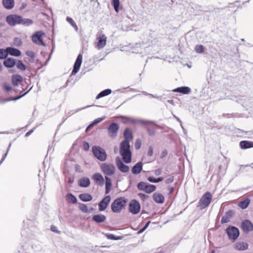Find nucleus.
<instances>
[{"label":"nucleus","mask_w":253,"mask_h":253,"mask_svg":"<svg viewBox=\"0 0 253 253\" xmlns=\"http://www.w3.org/2000/svg\"><path fill=\"white\" fill-rule=\"evenodd\" d=\"M120 153L125 163L129 164L131 162V152L130 149L129 142L126 141H123L121 142Z\"/></svg>","instance_id":"nucleus-1"},{"label":"nucleus","mask_w":253,"mask_h":253,"mask_svg":"<svg viewBox=\"0 0 253 253\" xmlns=\"http://www.w3.org/2000/svg\"><path fill=\"white\" fill-rule=\"evenodd\" d=\"M127 202V199L125 197H119L116 199L111 204V210L114 213H120L126 207Z\"/></svg>","instance_id":"nucleus-2"},{"label":"nucleus","mask_w":253,"mask_h":253,"mask_svg":"<svg viewBox=\"0 0 253 253\" xmlns=\"http://www.w3.org/2000/svg\"><path fill=\"white\" fill-rule=\"evenodd\" d=\"M32 88V86H31L30 88L27 90L26 92L22 93L23 90L22 88H20V85L14 86V88L13 89V91L15 92V94H19L20 95L14 97H11L6 98H4L1 101H0V103L3 104L5 102L9 101L17 100L20 98H22V97H23L24 96H25L26 94H27L31 90Z\"/></svg>","instance_id":"nucleus-3"},{"label":"nucleus","mask_w":253,"mask_h":253,"mask_svg":"<svg viewBox=\"0 0 253 253\" xmlns=\"http://www.w3.org/2000/svg\"><path fill=\"white\" fill-rule=\"evenodd\" d=\"M126 119L127 120V121H130L132 123H135L136 122L139 123L144 126H146L145 129L148 132V135L150 136H154L156 133V128L152 126H146L147 124L153 123V122L148 120H134L132 118H128L125 117Z\"/></svg>","instance_id":"nucleus-4"},{"label":"nucleus","mask_w":253,"mask_h":253,"mask_svg":"<svg viewBox=\"0 0 253 253\" xmlns=\"http://www.w3.org/2000/svg\"><path fill=\"white\" fill-rule=\"evenodd\" d=\"M212 195L210 192H206L201 197L198 203V207L202 210L208 207L211 202Z\"/></svg>","instance_id":"nucleus-5"},{"label":"nucleus","mask_w":253,"mask_h":253,"mask_svg":"<svg viewBox=\"0 0 253 253\" xmlns=\"http://www.w3.org/2000/svg\"><path fill=\"white\" fill-rule=\"evenodd\" d=\"M93 156L98 160L103 162L107 159V154L104 149L99 146H93L92 147Z\"/></svg>","instance_id":"nucleus-6"},{"label":"nucleus","mask_w":253,"mask_h":253,"mask_svg":"<svg viewBox=\"0 0 253 253\" xmlns=\"http://www.w3.org/2000/svg\"><path fill=\"white\" fill-rule=\"evenodd\" d=\"M225 233L227 234L229 240L233 242H235L240 235L238 228L235 226L229 225L225 229Z\"/></svg>","instance_id":"nucleus-7"},{"label":"nucleus","mask_w":253,"mask_h":253,"mask_svg":"<svg viewBox=\"0 0 253 253\" xmlns=\"http://www.w3.org/2000/svg\"><path fill=\"white\" fill-rule=\"evenodd\" d=\"M137 188L139 190L143 191L146 193L150 194L156 190V186L141 181L138 183Z\"/></svg>","instance_id":"nucleus-8"},{"label":"nucleus","mask_w":253,"mask_h":253,"mask_svg":"<svg viewBox=\"0 0 253 253\" xmlns=\"http://www.w3.org/2000/svg\"><path fill=\"white\" fill-rule=\"evenodd\" d=\"M21 16L15 14H10L6 16V21L10 26L20 25Z\"/></svg>","instance_id":"nucleus-9"},{"label":"nucleus","mask_w":253,"mask_h":253,"mask_svg":"<svg viewBox=\"0 0 253 253\" xmlns=\"http://www.w3.org/2000/svg\"><path fill=\"white\" fill-rule=\"evenodd\" d=\"M102 171L107 176H111L115 172V167L113 164L103 163L101 166Z\"/></svg>","instance_id":"nucleus-10"},{"label":"nucleus","mask_w":253,"mask_h":253,"mask_svg":"<svg viewBox=\"0 0 253 253\" xmlns=\"http://www.w3.org/2000/svg\"><path fill=\"white\" fill-rule=\"evenodd\" d=\"M120 126L118 123H112L108 127V132L111 137L115 138L117 136Z\"/></svg>","instance_id":"nucleus-11"},{"label":"nucleus","mask_w":253,"mask_h":253,"mask_svg":"<svg viewBox=\"0 0 253 253\" xmlns=\"http://www.w3.org/2000/svg\"><path fill=\"white\" fill-rule=\"evenodd\" d=\"M140 210V203L136 200H132L129 203V211L133 214H136Z\"/></svg>","instance_id":"nucleus-12"},{"label":"nucleus","mask_w":253,"mask_h":253,"mask_svg":"<svg viewBox=\"0 0 253 253\" xmlns=\"http://www.w3.org/2000/svg\"><path fill=\"white\" fill-rule=\"evenodd\" d=\"M44 33L42 31H39L36 32L32 37L33 42L38 44H40L43 46H45V43L42 40V36Z\"/></svg>","instance_id":"nucleus-13"},{"label":"nucleus","mask_w":253,"mask_h":253,"mask_svg":"<svg viewBox=\"0 0 253 253\" xmlns=\"http://www.w3.org/2000/svg\"><path fill=\"white\" fill-rule=\"evenodd\" d=\"M241 228L244 232L248 233L253 230V224L248 219H246L242 221L241 225Z\"/></svg>","instance_id":"nucleus-14"},{"label":"nucleus","mask_w":253,"mask_h":253,"mask_svg":"<svg viewBox=\"0 0 253 253\" xmlns=\"http://www.w3.org/2000/svg\"><path fill=\"white\" fill-rule=\"evenodd\" d=\"M83 56L80 53L76 60L74 63L73 69L71 73V75H75L80 70L82 62Z\"/></svg>","instance_id":"nucleus-15"},{"label":"nucleus","mask_w":253,"mask_h":253,"mask_svg":"<svg viewBox=\"0 0 253 253\" xmlns=\"http://www.w3.org/2000/svg\"><path fill=\"white\" fill-rule=\"evenodd\" d=\"M111 200L109 195L105 196L98 204L99 211H102L105 210Z\"/></svg>","instance_id":"nucleus-16"},{"label":"nucleus","mask_w":253,"mask_h":253,"mask_svg":"<svg viewBox=\"0 0 253 253\" xmlns=\"http://www.w3.org/2000/svg\"><path fill=\"white\" fill-rule=\"evenodd\" d=\"M116 165L121 172L124 173L127 172L129 171V167L124 164L121 161L119 157H117L116 159Z\"/></svg>","instance_id":"nucleus-17"},{"label":"nucleus","mask_w":253,"mask_h":253,"mask_svg":"<svg viewBox=\"0 0 253 253\" xmlns=\"http://www.w3.org/2000/svg\"><path fill=\"white\" fill-rule=\"evenodd\" d=\"M235 214V211L233 210H230L225 212V216H222L221 223L222 224L228 223L229 222L230 219Z\"/></svg>","instance_id":"nucleus-18"},{"label":"nucleus","mask_w":253,"mask_h":253,"mask_svg":"<svg viewBox=\"0 0 253 253\" xmlns=\"http://www.w3.org/2000/svg\"><path fill=\"white\" fill-rule=\"evenodd\" d=\"M23 81V78L19 74H14L11 76V82L14 86L20 85Z\"/></svg>","instance_id":"nucleus-19"},{"label":"nucleus","mask_w":253,"mask_h":253,"mask_svg":"<svg viewBox=\"0 0 253 253\" xmlns=\"http://www.w3.org/2000/svg\"><path fill=\"white\" fill-rule=\"evenodd\" d=\"M143 169V164L141 162L137 163L131 169V172L133 174H139Z\"/></svg>","instance_id":"nucleus-20"},{"label":"nucleus","mask_w":253,"mask_h":253,"mask_svg":"<svg viewBox=\"0 0 253 253\" xmlns=\"http://www.w3.org/2000/svg\"><path fill=\"white\" fill-rule=\"evenodd\" d=\"M93 221L97 223H101L104 222L106 219V216L101 213L93 215L92 217Z\"/></svg>","instance_id":"nucleus-21"},{"label":"nucleus","mask_w":253,"mask_h":253,"mask_svg":"<svg viewBox=\"0 0 253 253\" xmlns=\"http://www.w3.org/2000/svg\"><path fill=\"white\" fill-rule=\"evenodd\" d=\"M16 60L11 57L6 58L3 61V65L7 68H11L16 64Z\"/></svg>","instance_id":"nucleus-22"},{"label":"nucleus","mask_w":253,"mask_h":253,"mask_svg":"<svg viewBox=\"0 0 253 253\" xmlns=\"http://www.w3.org/2000/svg\"><path fill=\"white\" fill-rule=\"evenodd\" d=\"M239 146L242 149L253 148V141L243 140L240 142Z\"/></svg>","instance_id":"nucleus-23"},{"label":"nucleus","mask_w":253,"mask_h":253,"mask_svg":"<svg viewBox=\"0 0 253 253\" xmlns=\"http://www.w3.org/2000/svg\"><path fill=\"white\" fill-rule=\"evenodd\" d=\"M123 134L125 138L124 141L129 142L133 138L132 131L129 127H127L125 129Z\"/></svg>","instance_id":"nucleus-24"},{"label":"nucleus","mask_w":253,"mask_h":253,"mask_svg":"<svg viewBox=\"0 0 253 253\" xmlns=\"http://www.w3.org/2000/svg\"><path fill=\"white\" fill-rule=\"evenodd\" d=\"M7 50L8 51V55L9 54L11 56L18 57L21 54V52L20 50L12 47H7Z\"/></svg>","instance_id":"nucleus-25"},{"label":"nucleus","mask_w":253,"mask_h":253,"mask_svg":"<svg viewBox=\"0 0 253 253\" xmlns=\"http://www.w3.org/2000/svg\"><path fill=\"white\" fill-rule=\"evenodd\" d=\"M90 184L89 179L87 177H84L81 178L78 182V185L81 187H87Z\"/></svg>","instance_id":"nucleus-26"},{"label":"nucleus","mask_w":253,"mask_h":253,"mask_svg":"<svg viewBox=\"0 0 253 253\" xmlns=\"http://www.w3.org/2000/svg\"><path fill=\"white\" fill-rule=\"evenodd\" d=\"M93 179L96 182L97 184L100 186H102L104 183V180L103 176L99 173H96L93 174Z\"/></svg>","instance_id":"nucleus-27"},{"label":"nucleus","mask_w":253,"mask_h":253,"mask_svg":"<svg viewBox=\"0 0 253 253\" xmlns=\"http://www.w3.org/2000/svg\"><path fill=\"white\" fill-rule=\"evenodd\" d=\"M106 37L104 35H102L98 39V42H97V47L98 49L104 47L106 44Z\"/></svg>","instance_id":"nucleus-28"},{"label":"nucleus","mask_w":253,"mask_h":253,"mask_svg":"<svg viewBox=\"0 0 253 253\" xmlns=\"http://www.w3.org/2000/svg\"><path fill=\"white\" fill-rule=\"evenodd\" d=\"M172 91L181 93L183 94H186L191 92V89L188 86H181L173 89Z\"/></svg>","instance_id":"nucleus-29"},{"label":"nucleus","mask_w":253,"mask_h":253,"mask_svg":"<svg viewBox=\"0 0 253 253\" xmlns=\"http://www.w3.org/2000/svg\"><path fill=\"white\" fill-rule=\"evenodd\" d=\"M153 198L154 201L159 204H162L164 203L165 200L164 196L160 193H155L153 194Z\"/></svg>","instance_id":"nucleus-30"},{"label":"nucleus","mask_w":253,"mask_h":253,"mask_svg":"<svg viewBox=\"0 0 253 253\" xmlns=\"http://www.w3.org/2000/svg\"><path fill=\"white\" fill-rule=\"evenodd\" d=\"M2 4L7 9H12L14 5V0H2Z\"/></svg>","instance_id":"nucleus-31"},{"label":"nucleus","mask_w":253,"mask_h":253,"mask_svg":"<svg viewBox=\"0 0 253 253\" xmlns=\"http://www.w3.org/2000/svg\"><path fill=\"white\" fill-rule=\"evenodd\" d=\"M80 199L83 202H89L92 200V196L88 193H83L79 195Z\"/></svg>","instance_id":"nucleus-32"},{"label":"nucleus","mask_w":253,"mask_h":253,"mask_svg":"<svg viewBox=\"0 0 253 253\" xmlns=\"http://www.w3.org/2000/svg\"><path fill=\"white\" fill-rule=\"evenodd\" d=\"M105 179L106 180L105 182V194H108L109 193L111 188L112 187V182L111 179L109 177L105 176Z\"/></svg>","instance_id":"nucleus-33"},{"label":"nucleus","mask_w":253,"mask_h":253,"mask_svg":"<svg viewBox=\"0 0 253 253\" xmlns=\"http://www.w3.org/2000/svg\"><path fill=\"white\" fill-rule=\"evenodd\" d=\"M248 248V245L244 242H238L235 244V249L239 251H245Z\"/></svg>","instance_id":"nucleus-34"},{"label":"nucleus","mask_w":253,"mask_h":253,"mask_svg":"<svg viewBox=\"0 0 253 253\" xmlns=\"http://www.w3.org/2000/svg\"><path fill=\"white\" fill-rule=\"evenodd\" d=\"M112 92V90L111 89H106L105 90H102L99 93H98L96 96V99H99V98L107 96L110 94Z\"/></svg>","instance_id":"nucleus-35"},{"label":"nucleus","mask_w":253,"mask_h":253,"mask_svg":"<svg viewBox=\"0 0 253 253\" xmlns=\"http://www.w3.org/2000/svg\"><path fill=\"white\" fill-rule=\"evenodd\" d=\"M34 21L32 19L29 18H23L22 16H21L20 25L28 27L32 25Z\"/></svg>","instance_id":"nucleus-36"},{"label":"nucleus","mask_w":253,"mask_h":253,"mask_svg":"<svg viewBox=\"0 0 253 253\" xmlns=\"http://www.w3.org/2000/svg\"><path fill=\"white\" fill-rule=\"evenodd\" d=\"M67 200L70 201L73 204H75L77 202V199L76 197L72 193H68L66 196Z\"/></svg>","instance_id":"nucleus-37"},{"label":"nucleus","mask_w":253,"mask_h":253,"mask_svg":"<svg viewBox=\"0 0 253 253\" xmlns=\"http://www.w3.org/2000/svg\"><path fill=\"white\" fill-rule=\"evenodd\" d=\"M250 202V199L247 198L246 200L240 202L239 203V206L243 210L245 209L248 207Z\"/></svg>","instance_id":"nucleus-38"},{"label":"nucleus","mask_w":253,"mask_h":253,"mask_svg":"<svg viewBox=\"0 0 253 253\" xmlns=\"http://www.w3.org/2000/svg\"><path fill=\"white\" fill-rule=\"evenodd\" d=\"M17 68L21 71H24L26 69V66L19 60H17L16 64Z\"/></svg>","instance_id":"nucleus-39"},{"label":"nucleus","mask_w":253,"mask_h":253,"mask_svg":"<svg viewBox=\"0 0 253 253\" xmlns=\"http://www.w3.org/2000/svg\"><path fill=\"white\" fill-rule=\"evenodd\" d=\"M25 54L27 56L31 58L29 59V62L33 63L34 61L35 53L32 50H27L25 52Z\"/></svg>","instance_id":"nucleus-40"},{"label":"nucleus","mask_w":253,"mask_h":253,"mask_svg":"<svg viewBox=\"0 0 253 253\" xmlns=\"http://www.w3.org/2000/svg\"><path fill=\"white\" fill-rule=\"evenodd\" d=\"M8 51L7 48L5 49L1 48L0 49V59H6L8 56Z\"/></svg>","instance_id":"nucleus-41"},{"label":"nucleus","mask_w":253,"mask_h":253,"mask_svg":"<svg viewBox=\"0 0 253 253\" xmlns=\"http://www.w3.org/2000/svg\"><path fill=\"white\" fill-rule=\"evenodd\" d=\"M163 177H159L156 178L154 177L153 176H149L148 178V180L149 182H153V183H158L159 182L163 181Z\"/></svg>","instance_id":"nucleus-42"},{"label":"nucleus","mask_w":253,"mask_h":253,"mask_svg":"<svg viewBox=\"0 0 253 253\" xmlns=\"http://www.w3.org/2000/svg\"><path fill=\"white\" fill-rule=\"evenodd\" d=\"M112 4L116 12H118L119 10L120 0H112Z\"/></svg>","instance_id":"nucleus-43"},{"label":"nucleus","mask_w":253,"mask_h":253,"mask_svg":"<svg viewBox=\"0 0 253 253\" xmlns=\"http://www.w3.org/2000/svg\"><path fill=\"white\" fill-rule=\"evenodd\" d=\"M2 88L3 90L7 92H12L13 91V89H12L11 86L10 85V84L7 83H4L3 84Z\"/></svg>","instance_id":"nucleus-44"},{"label":"nucleus","mask_w":253,"mask_h":253,"mask_svg":"<svg viewBox=\"0 0 253 253\" xmlns=\"http://www.w3.org/2000/svg\"><path fill=\"white\" fill-rule=\"evenodd\" d=\"M22 43L21 40L19 38H15L13 40V45L17 47L20 46Z\"/></svg>","instance_id":"nucleus-45"},{"label":"nucleus","mask_w":253,"mask_h":253,"mask_svg":"<svg viewBox=\"0 0 253 253\" xmlns=\"http://www.w3.org/2000/svg\"><path fill=\"white\" fill-rule=\"evenodd\" d=\"M195 50L197 53H202L204 51V46L201 44H198L195 46Z\"/></svg>","instance_id":"nucleus-46"},{"label":"nucleus","mask_w":253,"mask_h":253,"mask_svg":"<svg viewBox=\"0 0 253 253\" xmlns=\"http://www.w3.org/2000/svg\"><path fill=\"white\" fill-rule=\"evenodd\" d=\"M80 210L84 213L88 212L87 207L85 204H80L79 205Z\"/></svg>","instance_id":"nucleus-47"},{"label":"nucleus","mask_w":253,"mask_h":253,"mask_svg":"<svg viewBox=\"0 0 253 253\" xmlns=\"http://www.w3.org/2000/svg\"><path fill=\"white\" fill-rule=\"evenodd\" d=\"M11 144H12L11 142L9 143V144L8 145V148L7 149L6 153L3 155V156H2L1 159V160L0 161V165L2 164L3 161L5 160V158L6 157L7 155V154L8 153V151H9V149H10V147L11 146Z\"/></svg>","instance_id":"nucleus-48"},{"label":"nucleus","mask_w":253,"mask_h":253,"mask_svg":"<svg viewBox=\"0 0 253 253\" xmlns=\"http://www.w3.org/2000/svg\"><path fill=\"white\" fill-rule=\"evenodd\" d=\"M105 118H106L105 116H103L100 118H98L95 119L93 122H92V124L94 126V125L100 123L101 122L103 121V120H104L105 119Z\"/></svg>","instance_id":"nucleus-49"},{"label":"nucleus","mask_w":253,"mask_h":253,"mask_svg":"<svg viewBox=\"0 0 253 253\" xmlns=\"http://www.w3.org/2000/svg\"><path fill=\"white\" fill-rule=\"evenodd\" d=\"M138 196L140 198V199L143 201H145L146 199H147L149 198V196L148 195L142 193H138Z\"/></svg>","instance_id":"nucleus-50"},{"label":"nucleus","mask_w":253,"mask_h":253,"mask_svg":"<svg viewBox=\"0 0 253 253\" xmlns=\"http://www.w3.org/2000/svg\"><path fill=\"white\" fill-rule=\"evenodd\" d=\"M107 238L110 240H117L121 239L120 237L119 236H116L114 234H109L107 235Z\"/></svg>","instance_id":"nucleus-51"},{"label":"nucleus","mask_w":253,"mask_h":253,"mask_svg":"<svg viewBox=\"0 0 253 253\" xmlns=\"http://www.w3.org/2000/svg\"><path fill=\"white\" fill-rule=\"evenodd\" d=\"M20 88L23 89V91L26 90L28 87V84L25 81H23L20 84Z\"/></svg>","instance_id":"nucleus-52"},{"label":"nucleus","mask_w":253,"mask_h":253,"mask_svg":"<svg viewBox=\"0 0 253 253\" xmlns=\"http://www.w3.org/2000/svg\"><path fill=\"white\" fill-rule=\"evenodd\" d=\"M141 145V141L139 139H136L135 141V149L136 150L139 149L140 148Z\"/></svg>","instance_id":"nucleus-53"},{"label":"nucleus","mask_w":253,"mask_h":253,"mask_svg":"<svg viewBox=\"0 0 253 253\" xmlns=\"http://www.w3.org/2000/svg\"><path fill=\"white\" fill-rule=\"evenodd\" d=\"M236 116V114L231 113V114H223L222 117L226 118H230L235 117Z\"/></svg>","instance_id":"nucleus-54"},{"label":"nucleus","mask_w":253,"mask_h":253,"mask_svg":"<svg viewBox=\"0 0 253 253\" xmlns=\"http://www.w3.org/2000/svg\"><path fill=\"white\" fill-rule=\"evenodd\" d=\"M83 148L84 151H88L89 148V143L86 141L84 142L83 145Z\"/></svg>","instance_id":"nucleus-55"},{"label":"nucleus","mask_w":253,"mask_h":253,"mask_svg":"<svg viewBox=\"0 0 253 253\" xmlns=\"http://www.w3.org/2000/svg\"><path fill=\"white\" fill-rule=\"evenodd\" d=\"M66 20L68 23L70 24L72 26H73L76 23L73 19L70 17H67Z\"/></svg>","instance_id":"nucleus-56"},{"label":"nucleus","mask_w":253,"mask_h":253,"mask_svg":"<svg viewBox=\"0 0 253 253\" xmlns=\"http://www.w3.org/2000/svg\"><path fill=\"white\" fill-rule=\"evenodd\" d=\"M174 180V176H171L169 177V178H167L165 180V183L167 184L172 183L173 181Z\"/></svg>","instance_id":"nucleus-57"},{"label":"nucleus","mask_w":253,"mask_h":253,"mask_svg":"<svg viewBox=\"0 0 253 253\" xmlns=\"http://www.w3.org/2000/svg\"><path fill=\"white\" fill-rule=\"evenodd\" d=\"M153 154V149L152 146H150L148 149L147 155L148 156H152Z\"/></svg>","instance_id":"nucleus-58"},{"label":"nucleus","mask_w":253,"mask_h":253,"mask_svg":"<svg viewBox=\"0 0 253 253\" xmlns=\"http://www.w3.org/2000/svg\"><path fill=\"white\" fill-rule=\"evenodd\" d=\"M154 173L156 175H160L162 173V169L159 168L155 170Z\"/></svg>","instance_id":"nucleus-59"},{"label":"nucleus","mask_w":253,"mask_h":253,"mask_svg":"<svg viewBox=\"0 0 253 253\" xmlns=\"http://www.w3.org/2000/svg\"><path fill=\"white\" fill-rule=\"evenodd\" d=\"M168 189L169 190V195H170L173 192L174 188L172 186H168Z\"/></svg>","instance_id":"nucleus-60"},{"label":"nucleus","mask_w":253,"mask_h":253,"mask_svg":"<svg viewBox=\"0 0 253 253\" xmlns=\"http://www.w3.org/2000/svg\"><path fill=\"white\" fill-rule=\"evenodd\" d=\"M51 230L54 232H55V233H59V231H58L57 230V227L54 225H51Z\"/></svg>","instance_id":"nucleus-61"},{"label":"nucleus","mask_w":253,"mask_h":253,"mask_svg":"<svg viewBox=\"0 0 253 253\" xmlns=\"http://www.w3.org/2000/svg\"><path fill=\"white\" fill-rule=\"evenodd\" d=\"M150 96H151V97H153V98H155L158 99L160 100H162V96H157V95H154L152 94H150Z\"/></svg>","instance_id":"nucleus-62"},{"label":"nucleus","mask_w":253,"mask_h":253,"mask_svg":"<svg viewBox=\"0 0 253 253\" xmlns=\"http://www.w3.org/2000/svg\"><path fill=\"white\" fill-rule=\"evenodd\" d=\"M168 154L167 151L166 150H164L161 154V157L163 158L166 157Z\"/></svg>","instance_id":"nucleus-63"},{"label":"nucleus","mask_w":253,"mask_h":253,"mask_svg":"<svg viewBox=\"0 0 253 253\" xmlns=\"http://www.w3.org/2000/svg\"><path fill=\"white\" fill-rule=\"evenodd\" d=\"M34 131V130L33 129H31L30 130V131H28L26 134H25V136L26 137H28L30 135H31L33 132Z\"/></svg>","instance_id":"nucleus-64"}]
</instances>
